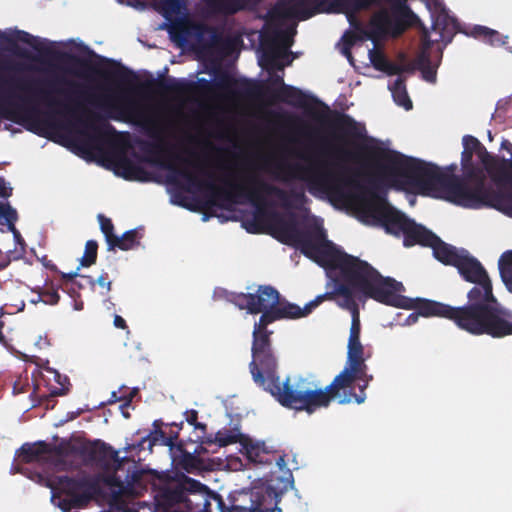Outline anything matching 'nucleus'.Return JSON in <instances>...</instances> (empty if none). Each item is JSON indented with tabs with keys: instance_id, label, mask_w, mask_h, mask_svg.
<instances>
[{
	"instance_id": "f257e3e1",
	"label": "nucleus",
	"mask_w": 512,
	"mask_h": 512,
	"mask_svg": "<svg viewBox=\"0 0 512 512\" xmlns=\"http://www.w3.org/2000/svg\"><path fill=\"white\" fill-rule=\"evenodd\" d=\"M279 230L285 243H293L301 252L326 270L332 286L329 293L333 294L329 301L351 313L352 321L348 340H360L361 322L359 307L354 297V290L363 294V291L350 279L349 273L344 270V264L355 256L338 249L326 239L323 229L300 231L294 222H281Z\"/></svg>"
},
{
	"instance_id": "f03ea898",
	"label": "nucleus",
	"mask_w": 512,
	"mask_h": 512,
	"mask_svg": "<svg viewBox=\"0 0 512 512\" xmlns=\"http://www.w3.org/2000/svg\"><path fill=\"white\" fill-rule=\"evenodd\" d=\"M359 150L378 163L379 169L389 175L397 189H411L420 195L451 203V190L459 189L456 179L434 164L379 147L359 146Z\"/></svg>"
},
{
	"instance_id": "7ed1b4c3",
	"label": "nucleus",
	"mask_w": 512,
	"mask_h": 512,
	"mask_svg": "<svg viewBox=\"0 0 512 512\" xmlns=\"http://www.w3.org/2000/svg\"><path fill=\"white\" fill-rule=\"evenodd\" d=\"M175 171L185 179L188 188L205 190L209 198V204L221 208L250 202L260 209L266 204L268 196L276 197L287 208H299L307 200L303 190L287 192L254 174L244 176L241 183L225 181V187H219L212 181L200 180L197 175L186 169Z\"/></svg>"
},
{
	"instance_id": "20e7f679",
	"label": "nucleus",
	"mask_w": 512,
	"mask_h": 512,
	"mask_svg": "<svg viewBox=\"0 0 512 512\" xmlns=\"http://www.w3.org/2000/svg\"><path fill=\"white\" fill-rule=\"evenodd\" d=\"M344 270L350 279L363 291V295L379 303L415 310L423 317H441L450 321L452 306L423 298H409L401 295L405 287L391 277L382 276L368 262L359 258H351L343 263Z\"/></svg>"
},
{
	"instance_id": "39448f33",
	"label": "nucleus",
	"mask_w": 512,
	"mask_h": 512,
	"mask_svg": "<svg viewBox=\"0 0 512 512\" xmlns=\"http://www.w3.org/2000/svg\"><path fill=\"white\" fill-rule=\"evenodd\" d=\"M467 303L452 306L450 321L473 336L504 338L512 335V311L502 306L496 296H483L478 290L467 292Z\"/></svg>"
},
{
	"instance_id": "423d86ee",
	"label": "nucleus",
	"mask_w": 512,
	"mask_h": 512,
	"mask_svg": "<svg viewBox=\"0 0 512 512\" xmlns=\"http://www.w3.org/2000/svg\"><path fill=\"white\" fill-rule=\"evenodd\" d=\"M463 177L451 174L459 189L451 190L452 203L465 208H494L512 217V191L494 189L486 184L484 168L472 163L463 165Z\"/></svg>"
},
{
	"instance_id": "0eeeda50",
	"label": "nucleus",
	"mask_w": 512,
	"mask_h": 512,
	"mask_svg": "<svg viewBox=\"0 0 512 512\" xmlns=\"http://www.w3.org/2000/svg\"><path fill=\"white\" fill-rule=\"evenodd\" d=\"M13 69L14 67L9 62L0 61V72ZM5 86H15L22 91L38 96L49 106L59 107L72 116L82 110L79 101L85 96L82 85L64 77L15 81L13 78L8 79L0 75V93L4 92Z\"/></svg>"
},
{
	"instance_id": "6e6552de",
	"label": "nucleus",
	"mask_w": 512,
	"mask_h": 512,
	"mask_svg": "<svg viewBox=\"0 0 512 512\" xmlns=\"http://www.w3.org/2000/svg\"><path fill=\"white\" fill-rule=\"evenodd\" d=\"M393 3L391 12L381 9L370 20V25L375 35L392 37L401 36L407 28L419 22L417 15L405 4V0H386ZM380 0H333L334 12L344 13L349 21L355 18V14L368 10L372 6L380 5Z\"/></svg>"
},
{
	"instance_id": "1a4fd4ad",
	"label": "nucleus",
	"mask_w": 512,
	"mask_h": 512,
	"mask_svg": "<svg viewBox=\"0 0 512 512\" xmlns=\"http://www.w3.org/2000/svg\"><path fill=\"white\" fill-rule=\"evenodd\" d=\"M265 391L269 392L281 406L305 411L308 414L328 407L336 398L330 390V384L325 389H317L303 376H289L283 382L279 378L270 383Z\"/></svg>"
},
{
	"instance_id": "9d476101",
	"label": "nucleus",
	"mask_w": 512,
	"mask_h": 512,
	"mask_svg": "<svg viewBox=\"0 0 512 512\" xmlns=\"http://www.w3.org/2000/svg\"><path fill=\"white\" fill-rule=\"evenodd\" d=\"M268 95L274 101L284 102L296 107L305 108L308 105L309 96L299 88L291 85L283 84V86L276 90L264 86V95L261 98ZM310 99L323 105L325 111L319 114L317 119L321 123L340 132V135L337 136L336 139L347 144L349 143L348 139L357 140L364 137L365 128L353 117L337 110H331L326 104L318 101V99L314 97H310Z\"/></svg>"
},
{
	"instance_id": "9b49d317",
	"label": "nucleus",
	"mask_w": 512,
	"mask_h": 512,
	"mask_svg": "<svg viewBox=\"0 0 512 512\" xmlns=\"http://www.w3.org/2000/svg\"><path fill=\"white\" fill-rule=\"evenodd\" d=\"M369 187H360L372 199L363 207L365 216L370 217L389 234L399 236L405 233L411 220L404 213L389 205L379 193L383 191V181L380 177H371Z\"/></svg>"
},
{
	"instance_id": "f8f14e48",
	"label": "nucleus",
	"mask_w": 512,
	"mask_h": 512,
	"mask_svg": "<svg viewBox=\"0 0 512 512\" xmlns=\"http://www.w3.org/2000/svg\"><path fill=\"white\" fill-rule=\"evenodd\" d=\"M188 491L185 498L183 512H211L210 506L212 502L216 504L219 512H234V511H251V512H280L277 509H262L260 503H255L252 496L249 499V505L237 504L236 499H230V504L227 505L222 496L216 492L211 491L206 485L200 481L186 478Z\"/></svg>"
},
{
	"instance_id": "ddd939ff",
	"label": "nucleus",
	"mask_w": 512,
	"mask_h": 512,
	"mask_svg": "<svg viewBox=\"0 0 512 512\" xmlns=\"http://www.w3.org/2000/svg\"><path fill=\"white\" fill-rule=\"evenodd\" d=\"M272 331L261 330L254 326L252 341V360L249 370L253 381L266 390L270 383L279 379L278 360L272 349L270 335Z\"/></svg>"
},
{
	"instance_id": "4468645a",
	"label": "nucleus",
	"mask_w": 512,
	"mask_h": 512,
	"mask_svg": "<svg viewBox=\"0 0 512 512\" xmlns=\"http://www.w3.org/2000/svg\"><path fill=\"white\" fill-rule=\"evenodd\" d=\"M296 169L300 172L297 177L308 182L310 191L318 190L336 200L347 198L346 187L358 186L353 178L345 175L346 169L334 171L323 163L309 167L297 166Z\"/></svg>"
},
{
	"instance_id": "2eb2a0df",
	"label": "nucleus",
	"mask_w": 512,
	"mask_h": 512,
	"mask_svg": "<svg viewBox=\"0 0 512 512\" xmlns=\"http://www.w3.org/2000/svg\"><path fill=\"white\" fill-rule=\"evenodd\" d=\"M6 41L9 44H14L16 41L29 45L34 50L43 56L51 57L63 64L69 65L74 68L99 73L95 66L87 59H83L75 54L68 52L55 51L52 48L44 45V41L38 37L31 35L23 30H15L11 37H7Z\"/></svg>"
},
{
	"instance_id": "dca6fc26",
	"label": "nucleus",
	"mask_w": 512,
	"mask_h": 512,
	"mask_svg": "<svg viewBox=\"0 0 512 512\" xmlns=\"http://www.w3.org/2000/svg\"><path fill=\"white\" fill-rule=\"evenodd\" d=\"M329 292L330 290H327L324 294L318 295L315 299L307 303L303 308L286 300L281 301L279 299V304H276L274 309L264 311V313L260 316L259 321L256 322L254 326L260 328L261 330L269 331L267 326L275 321L282 319H299L305 317L309 315L313 309H315L321 303L328 300V298H331L333 294Z\"/></svg>"
},
{
	"instance_id": "f3484780",
	"label": "nucleus",
	"mask_w": 512,
	"mask_h": 512,
	"mask_svg": "<svg viewBox=\"0 0 512 512\" xmlns=\"http://www.w3.org/2000/svg\"><path fill=\"white\" fill-rule=\"evenodd\" d=\"M59 483L69 498L70 505L74 508L86 507L100 492L98 482L87 476L80 478L61 476Z\"/></svg>"
},
{
	"instance_id": "a211bd4d",
	"label": "nucleus",
	"mask_w": 512,
	"mask_h": 512,
	"mask_svg": "<svg viewBox=\"0 0 512 512\" xmlns=\"http://www.w3.org/2000/svg\"><path fill=\"white\" fill-rule=\"evenodd\" d=\"M456 263L455 268L458 270L460 276L465 281L474 284L470 290H478L485 298L494 294L491 279L486 269L477 258L470 255L466 250L461 259Z\"/></svg>"
},
{
	"instance_id": "6ab92c4d",
	"label": "nucleus",
	"mask_w": 512,
	"mask_h": 512,
	"mask_svg": "<svg viewBox=\"0 0 512 512\" xmlns=\"http://www.w3.org/2000/svg\"><path fill=\"white\" fill-rule=\"evenodd\" d=\"M214 88L230 92L234 95L259 99L264 95V85L250 79H235L227 71L217 69L214 71Z\"/></svg>"
},
{
	"instance_id": "aec40b11",
	"label": "nucleus",
	"mask_w": 512,
	"mask_h": 512,
	"mask_svg": "<svg viewBox=\"0 0 512 512\" xmlns=\"http://www.w3.org/2000/svg\"><path fill=\"white\" fill-rule=\"evenodd\" d=\"M280 294L270 285L259 286L257 293L240 294L238 296V305L241 309H247L251 314H257L269 309H274L279 304Z\"/></svg>"
},
{
	"instance_id": "412c9836",
	"label": "nucleus",
	"mask_w": 512,
	"mask_h": 512,
	"mask_svg": "<svg viewBox=\"0 0 512 512\" xmlns=\"http://www.w3.org/2000/svg\"><path fill=\"white\" fill-rule=\"evenodd\" d=\"M368 370L364 355L347 357L344 369L330 383V390L335 397L339 396L341 390L351 388L356 382L359 373Z\"/></svg>"
},
{
	"instance_id": "4be33fe9",
	"label": "nucleus",
	"mask_w": 512,
	"mask_h": 512,
	"mask_svg": "<svg viewBox=\"0 0 512 512\" xmlns=\"http://www.w3.org/2000/svg\"><path fill=\"white\" fill-rule=\"evenodd\" d=\"M186 478L188 477L183 476L181 479L170 482L159 489L157 498L161 505L168 509L175 508V512H183L188 491Z\"/></svg>"
},
{
	"instance_id": "5701e85b",
	"label": "nucleus",
	"mask_w": 512,
	"mask_h": 512,
	"mask_svg": "<svg viewBox=\"0 0 512 512\" xmlns=\"http://www.w3.org/2000/svg\"><path fill=\"white\" fill-rule=\"evenodd\" d=\"M192 84L184 79L168 77L164 79L150 78L141 82L139 88L146 93L184 95L191 89Z\"/></svg>"
},
{
	"instance_id": "b1692460",
	"label": "nucleus",
	"mask_w": 512,
	"mask_h": 512,
	"mask_svg": "<svg viewBox=\"0 0 512 512\" xmlns=\"http://www.w3.org/2000/svg\"><path fill=\"white\" fill-rule=\"evenodd\" d=\"M273 11L280 18L297 17L299 20H307L319 12L316 7H309L308 0L280 1Z\"/></svg>"
},
{
	"instance_id": "393cba45",
	"label": "nucleus",
	"mask_w": 512,
	"mask_h": 512,
	"mask_svg": "<svg viewBox=\"0 0 512 512\" xmlns=\"http://www.w3.org/2000/svg\"><path fill=\"white\" fill-rule=\"evenodd\" d=\"M48 454L53 456L52 462L58 470L67 471L75 467L70 458L78 456V445L63 440L54 446L50 444V453Z\"/></svg>"
},
{
	"instance_id": "a878e982",
	"label": "nucleus",
	"mask_w": 512,
	"mask_h": 512,
	"mask_svg": "<svg viewBox=\"0 0 512 512\" xmlns=\"http://www.w3.org/2000/svg\"><path fill=\"white\" fill-rule=\"evenodd\" d=\"M20 102L12 101V95L9 93L7 97H3L0 101V112L6 119L18 122L17 115L23 114L26 118H32L37 110L34 107L29 106V100L24 97H20Z\"/></svg>"
},
{
	"instance_id": "bb28decb",
	"label": "nucleus",
	"mask_w": 512,
	"mask_h": 512,
	"mask_svg": "<svg viewBox=\"0 0 512 512\" xmlns=\"http://www.w3.org/2000/svg\"><path fill=\"white\" fill-rule=\"evenodd\" d=\"M403 236V244L406 247H411L416 244L430 247L433 241L437 239L436 234L426 229L424 226L417 224L414 220H411Z\"/></svg>"
},
{
	"instance_id": "cd10ccee",
	"label": "nucleus",
	"mask_w": 512,
	"mask_h": 512,
	"mask_svg": "<svg viewBox=\"0 0 512 512\" xmlns=\"http://www.w3.org/2000/svg\"><path fill=\"white\" fill-rule=\"evenodd\" d=\"M430 248H432L433 255L438 261L444 265H450L453 267L457 265L456 262H458L466 252L465 249H457L456 247L445 243L438 236L437 239L433 241Z\"/></svg>"
},
{
	"instance_id": "c85d7f7f",
	"label": "nucleus",
	"mask_w": 512,
	"mask_h": 512,
	"mask_svg": "<svg viewBox=\"0 0 512 512\" xmlns=\"http://www.w3.org/2000/svg\"><path fill=\"white\" fill-rule=\"evenodd\" d=\"M102 61H105L113 66H116V69L106 71L103 73V76L106 78H112L119 82L120 84L127 85V86H134L138 83L139 78L137 74L128 69L127 67L115 62L114 60L106 59L103 57H100Z\"/></svg>"
},
{
	"instance_id": "c756f323",
	"label": "nucleus",
	"mask_w": 512,
	"mask_h": 512,
	"mask_svg": "<svg viewBox=\"0 0 512 512\" xmlns=\"http://www.w3.org/2000/svg\"><path fill=\"white\" fill-rule=\"evenodd\" d=\"M240 437L241 434L237 430H220L216 433L214 438L211 435L206 438L197 436L196 442L207 445L217 444L219 447H225L237 443Z\"/></svg>"
},
{
	"instance_id": "7c9ffc66",
	"label": "nucleus",
	"mask_w": 512,
	"mask_h": 512,
	"mask_svg": "<svg viewBox=\"0 0 512 512\" xmlns=\"http://www.w3.org/2000/svg\"><path fill=\"white\" fill-rule=\"evenodd\" d=\"M48 453H50V444L45 441H38L33 444L25 443L20 448V456L25 463L36 461L42 455Z\"/></svg>"
},
{
	"instance_id": "2f4dec72",
	"label": "nucleus",
	"mask_w": 512,
	"mask_h": 512,
	"mask_svg": "<svg viewBox=\"0 0 512 512\" xmlns=\"http://www.w3.org/2000/svg\"><path fill=\"white\" fill-rule=\"evenodd\" d=\"M140 239L141 234L136 229L126 231L122 236H116L108 250L115 251L116 249H119L122 251H128L134 249L140 245Z\"/></svg>"
},
{
	"instance_id": "473e14b6",
	"label": "nucleus",
	"mask_w": 512,
	"mask_h": 512,
	"mask_svg": "<svg viewBox=\"0 0 512 512\" xmlns=\"http://www.w3.org/2000/svg\"><path fill=\"white\" fill-rule=\"evenodd\" d=\"M121 461L122 460L119 457L118 451L114 450L105 442H102L94 464L103 469H108L111 464H115L116 469H119Z\"/></svg>"
},
{
	"instance_id": "72a5a7b5",
	"label": "nucleus",
	"mask_w": 512,
	"mask_h": 512,
	"mask_svg": "<svg viewBox=\"0 0 512 512\" xmlns=\"http://www.w3.org/2000/svg\"><path fill=\"white\" fill-rule=\"evenodd\" d=\"M390 90L397 105L403 107L405 110L412 109L413 104L407 93L405 81L403 78L398 77L390 87Z\"/></svg>"
},
{
	"instance_id": "f704fd0d",
	"label": "nucleus",
	"mask_w": 512,
	"mask_h": 512,
	"mask_svg": "<svg viewBox=\"0 0 512 512\" xmlns=\"http://www.w3.org/2000/svg\"><path fill=\"white\" fill-rule=\"evenodd\" d=\"M321 152L325 155H330L333 158L341 161H355L358 159V153L351 151L344 145H330L324 144Z\"/></svg>"
},
{
	"instance_id": "c9c22d12",
	"label": "nucleus",
	"mask_w": 512,
	"mask_h": 512,
	"mask_svg": "<svg viewBox=\"0 0 512 512\" xmlns=\"http://www.w3.org/2000/svg\"><path fill=\"white\" fill-rule=\"evenodd\" d=\"M243 448L245 449V454L250 462L255 464L270 463L267 458V453L259 444L253 443L251 440H246L243 443Z\"/></svg>"
},
{
	"instance_id": "e433bc0d",
	"label": "nucleus",
	"mask_w": 512,
	"mask_h": 512,
	"mask_svg": "<svg viewBox=\"0 0 512 512\" xmlns=\"http://www.w3.org/2000/svg\"><path fill=\"white\" fill-rule=\"evenodd\" d=\"M472 35L490 45H502L505 42L502 40L501 34L486 26L477 25L472 30Z\"/></svg>"
},
{
	"instance_id": "4c0bfd02",
	"label": "nucleus",
	"mask_w": 512,
	"mask_h": 512,
	"mask_svg": "<svg viewBox=\"0 0 512 512\" xmlns=\"http://www.w3.org/2000/svg\"><path fill=\"white\" fill-rule=\"evenodd\" d=\"M494 176L497 181L512 184V160L509 158H498Z\"/></svg>"
},
{
	"instance_id": "58836bf2",
	"label": "nucleus",
	"mask_w": 512,
	"mask_h": 512,
	"mask_svg": "<svg viewBox=\"0 0 512 512\" xmlns=\"http://www.w3.org/2000/svg\"><path fill=\"white\" fill-rule=\"evenodd\" d=\"M101 443V440H95L78 445V456H80L85 463L94 464Z\"/></svg>"
},
{
	"instance_id": "ea45409f",
	"label": "nucleus",
	"mask_w": 512,
	"mask_h": 512,
	"mask_svg": "<svg viewBox=\"0 0 512 512\" xmlns=\"http://www.w3.org/2000/svg\"><path fill=\"white\" fill-rule=\"evenodd\" d=\"M474 154L478 157L484 169L490 175H493L498 162V157L488 152L483 144H481V146L477 149V151Z\"/></svg>"
},
{
	"instance_id": "a19ab883",
	"label": "nucleus",
	"mask_w": 512,
	"mask_h": 512,
	"mask_svg": "<svg viewBox=\"0 0 512 512\" xmlns=\"http://www.w3.org/2000/svg\"><path fill=\"white\" fill-rule=\"evenodd\" d=\"M98 243L95 240H88L85 244L84 254L81 258V266L90 267L97 260Z\"/></svg>"
},
{
	"instance_id": "79ce46f5",
	"label": "nucleus",
	"mask_w": 512,
	"mask_h": 512,
	"mask_svg": "<svg viewBox=\"0 0 512 512\" xmlns=\"http://www.w3.org/2000/svg\"><path fill=\"white\" fill-rule=\"evenodd\" d=\"M203 445L204 444L200 443V445H198L195 448L193 453H189V452L183 453L181 464L185 470L191 471L192 469H195L198 467L199 460H198L197 456H195V454L199 455L203 451H206L205 448L203 447Z\"/></svg>"
},
{
	"instance_id": "37998d69",
	"label": "nucleus",
	"mask_w": 512,
	"mask_h": 512,
	"mask_svg": "<svg viewBox=\"0 0 512 512\" xmlns=\"http://www.w3.org/2000/svg\"><path fill=\"white\" fill-rule=\"evenodd\" d=\"M98 220L100 223V229H101L102 233L104 234L107 246L109 247L113 243V240L117 236L114 233V225H113L111 219L107 218L103 214L98 215Z\"/></svg>"
},
{
	"instance_id": "c03bdc74",
	"label": "nucleus",
	"mask_w": 512,
	"mask_h": 512,
	"mask_svg": "<svg viewBox=\"0 0 512 512\" xmlns=\"http://www.w3.org/2000/svg\"><path fill=\"white\" fill-rule=\"evenodd\" d=\"M358 382L359 383L357 384V387H358L359 392L355 393V392L350 391L349 395H345L343 398H341L339 400L340 404L349 403V402H351L352 399H354L357 404H362L365 402V400H366L365 390L367 389L369 384L365 383V382H360V381H358Z\"/></svg>"
},
{
	"instance_id": "a18cd8bd",
	"label": "nucleus",
	"mask_w": 512,
	"mask_h": 512,
	"mask_svg": "<svg viewBox=\"0 0 512 512\" xmlns=\"http://www.w3.org/2000/svg\"><path fill=\"white\" fill-rule=\"evenodd\" d=\"M0 218H4L12 231H15V222L18 219L17 211L9 203L0 202Z\"/></svg>"
},
{
	"instance_id": "49530a36",
	"label": "nucleus",
	"mask_w": 512,
	"mask_h": 512,
	"mask_svg": "<svg viewBox=\"0 0 512 512\" xmlns=\"http://www.w3.org/2000/svg\"><path fill=\"white\" fill-rule=\"evenodd\" d=\"M369 58L373 67L382 72L387 67V63L389 61L383 52L376 49L369 51Z\"/></svg>"
},
{
	"instance_id": "de8ad7c7",
	"label": "nucleus",
	"mask_w": 512,
	"mask_h": 512,
	"mask_svg": "<svg viewBox=\"0 0 512 512\" xmlns=\"http://www.w3.org/2000/svg\"><path fill=\"white\" fill-rule=\"evenodd\" d=\"M160 424L161 423H159V421H154V423H153V425L155 427L154 433L162 439L164 445H166L170 448H173L175 446L176 440L178 439V436H179L178 431L171 432L170 435H166V433L160 428Z\"/></svg>"
},
{
	"instance_id": "09e8293b",
	"label": "nucleus",
	"mask_w": 512,
	"mask_h": 512,
	"mask_svg": "<svg viewBox=\"0 0 512 512\" xmlns=\"http://www.w3.org/2000/svg\"><path fill=\"white\" fill-rule=\"evenodd\" d=\"M429 47H430V43L429 42L425 43L423 45V49L417 55V57L414 61L415 67L418 70H421L423 68L431 66V58H430V54L428 52Z\"/></svg>"
},
{
	"instance_id": "8fccbe9b",
	"label": "nucleus",
	"mask_w": 512,
	"mask_h": 512,
	"mask_svg": "<svg viewBox=\"0 0 512 512\" xmlns=\"http://www.w3.org/2000/svg\"><path fill=\"white\" fill-rule=\"evenodd\" d=\"M40 298L45 304L55 305L60 300V295L53 288H47L40 293Z\"/></svg>"
},
{
	"instance_id": "3c124183",
	"label": "nucleus",
	"mask_w": 512,
	"mask_h": 512,
	"mask_svg": "<svg viewBox=\"0 0 512 512\" xmlns=\"http://www.w3.org/2000/svg\"><path fill=\"white\" fill-rule=\"evenodd\" d=\"M124 166L126 168V172L124 174V177L126 179H137V180H142L143 177L141 176L142 174H144V170L139 167V166H134V165H131L129 162H124Z\"/></svg>"
},
{
	"instance_id": "603ef678",
	"label": "nucleus",
	"mask_w": 512,
	"mask_h": 512,
	"mask_svg": "<svg viewBox=\"0 0 512 512\" xmlns=\"http://www.w3.org/2000/svg\"><path fill=\"white\" fill-rule=\"evenodd\" d=\"M88 280V282L93 286L95 284V280L91 276H81ZM97 284L106 289V292L111 290L112 282L109 280V275L107 272H102L101 275L96 280Z\"/></svg>"
},
{
	"instance_id": "864d4df0",
	"label": "nucleus",
	"mask_w": 512,
	"mask_h": 512,
	"mask_svg": "<svg viewBox=\"0 0 512 512\" xmlns=\"http://www.w3.org/2000/svg\"><path fill=\"white\" fill-rule=\"evenodd\" d=\"M347 357L364 355V347L360 340H348Z\"/></svg>"
},
{
	"instance_id": "5fc2aeb1",
	"label": "nucleus",
	"mask_w": 512,
	"mask_h": 512,
	"mask_svg": "<svg viewBox=\"0 0 512 512\" xmlns=\"http://www.w3.org/2000/svg\"><path fill=\"white\" fill-rule=\"evenodd\" d=\"M462 144L464 149L475 153L482 143L472 135H465Z\"/></svg>"
},
{
	"instance_id": "6e6d98bb",
	"label": "nucleus",
	"mask_w": 512,
	"mask_h": 512,
	"mask_svg": "<svg viewBox=\"0 0 512 512\" xmlns=\"http://www.w3.org/2000/svg\"><path fill=\"white\" fill-rule=\"evenodd\" d=\"M182 5V0H162V6L166 13H178Z\"/></svg>"
},
{
	"instance_id": "4d7b16f0",
	"label": "nucleus",
	"mask_w": 512,
	"mask_h": 512,
	"mask_svg": "<svg viewBox=\"0 0 512 512\" xmlns=\"http://www.w3.org/2000/svg\"><path fill=\"white\" fill-rule=\"evenodd\" d=\"M500 276L507 290L512 293V268H501Z\"/></svg>"
},
{
	"instance_id": "13d9d810",
	"label": "nucleus",
	"mask_w": 512,
	"mask_h": 512,
	"mask_svg": "<svg viewBox=\"0 0 512 512\" xmlns=\"http://www.w3.org/2000/svg\"><path fill=\"white\" fill-rule=\"evenodd\" d=\"M499 271L501 268H512V251L504 252L499 258Z\"/></svg>"
},
{
	"instance_id": "bf43d9fd",
	"label": "nucleus",
	"mask_w": 512,
	"mask_h": 512,
	"mask_svg": "<svg viewBox=\"0 0 512 512\" xmlns=\"http://www.w3.org/2000/svg\"><path fill=\"white\" fill-rule=\"evenodd\" d=\"M410 68H405L400 65L394 64L390 61L387 63V67L383 72L387 73L388 75H398L401 74L404 71H408Z\"/></svg>"
},
{
	"instance_id": "052dcab7",
	"label": "nucleus",
	"mask_w": 512,
	"mask_h": 512,
	"mask_svg": "<svg viewBox=\"0 0 512 512\" xmlns=\"http://www.w3.org/2000/svg\"><path fill=\"white\" fill-rule=\"evenodd\" d=\"M104 482L109 486L123 488V481L120 479V477L115 472L107 475L104 478Z\"/></svg>"
},
{
	"instance_id": "680f3d73",
	"label": "nucleus",
	"mask_w": 512,
	"mask_h": 512,
	"mask_svg": "<svg viewBox=\"0 0 512 512\" xmlns=\"http://www.w3.org/2000/svg\"><path fill=\"white\" fill-rule=\"evenodd\" d=\"M422 72V77L427 82L434 83L436 81V70L434 67L429 66L420 70Z\"/></svg>"
},
{
	"instance_id": "e2e57ef3",
	"label": "nucleus",
	"mask_w": 512,
	"mask_h": 512,
	"mask_svg": "<svg viewBox=\"0 0 512 512\" xmlns=\"http://www.w3.org/2000/svg\"><path fill=\"white\" fill-rule=\"evenodd\" d=\"M100 120H102V118H101L99 115L91 113V114L89 115V117H88V121H81V123H82L85 127L90 128V129H92V130H94L95 132H97V133H99V134H100V133H101V131H100L97 127H95V126L93 125V122H95V121H100Z\"/></svg>"
},
{
	"instance_id": "0e129e2a",
	"label": "nucleus",
	"mask_w": 512,
	"mask_h": 512,
	"mask_svg": "<svg viewBox=\"0 0 512 512\" xmlns=\"http://www.w3.org/2000/svg\"><path fill=\"white\" fill-rule=\"evenodd\" d=\"M197 85L199 90L205 93H209L214 89L213 82L205 78L198 79Z\"/></svg>"
},
{
	"instance_id": "69168bd1",
	"label": "nucleus",
	"mask_w": 512,
	"mask_h": 512,
	"mask_svg": "<svg viewBox=\"0 0 512 512\" xmlns=\"http://www.w3.org/2000/svg\"><path fill=\"white\" fill-rule=\"evenodd\" d=\"M277 55L274 52H265L263 54V60L268 61L272 67L277 69H283V65L276 61Z\"/></svg>"
},
{
	"instance_id": "338daca9",
	"label": "nucleus",
	"mask_w": 512,
	"mask_h": 512,
	"mask_svg": "<svg viewBox=\"0 0 512 512\" xmlns=\"http://www.w3.org/2000/svg\"><path fill=\"white\" fill-rule=\"evenodd\" d=\"M12 194V188L7 186L3 177H0V197L8 198Z\"/></svg>"
},
{
	"instance_id": "774afa93",
	"label": "nucleus",
	"mask_w": 512,
	"mask_h": 512,
	"mask_svg": "<svg viewBox=\"0 0 512 512\" xmlns=\"http://www.w3.org/2000/svg\"><path fill=\"white\" fill-rule=\"evenodd\" d=\"M185 419L190 425L195 426L198 423V412L194 409L186 411Z\"/></svg>"
}]
</instances>
